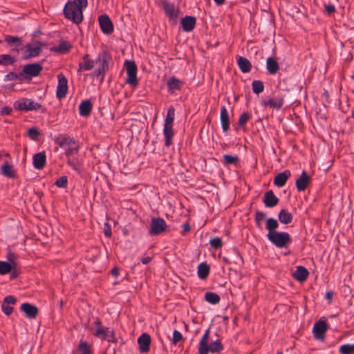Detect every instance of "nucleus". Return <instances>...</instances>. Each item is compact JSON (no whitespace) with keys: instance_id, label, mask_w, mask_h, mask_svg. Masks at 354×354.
Here are the masks:
<instances>
[{"instance_id":"obj_1","label":"nucleus","mask_w":354,"mask_h":354,"mask_svg":"<svg viewBox=\"0 0 354 354\" xmlns=\"http://www.w3.org/2000/svg\"><path fill=\"white\" fill-rule=\"evenodd\" d=\"M87 0L69 1L65 5L64 14L66 19L71 20L75 24H80L83 20V8L87 6Z\"/></svg>"},{"instance_id":"obj_2","label":"nucleus","mask_w":354,"mask_h":354,"mask_svg":"<svg viewBox=\"0 0 354 354\" xmlns=\"http://www.w3.org/2000/svg\"><path fill=\"white\" fill-rule=\"evenodd\" d=\"M209 330H207L200 340L198 345V354H208V353H220L223 346L221 342L217 339L209 344Z\"/></svg>"},{"instance_id":"obj_3","label":"nucleus","mask_w":354,"mask_h":354,"mask_svg":"<svg viewBox=\"0 0 354 354\" xmlns=\"http://www.w3.org/2000/svg\"><path fill=\"white\" fill-rule=\"evenodd\" d=\"M55 142L59 145V147L65 150V154L66 156L76 154L80 149L78 142L66 135H60L55 139Z\"/></svg>"},{"instance_id":"obj_4","label":"nucleus","mask_w":354,"mask_h":354,"mask_svg":"<svg viewBox=\"0 0 354 354\" xmlns=\"http://www.w3.org/2000/svg\"><path fill=\"white\" fill-rule=\"evenodd\" d=\"M174 108L171 106L167 113L164 124L165 145L169 147L171 145L172 138L174 136L173 122L174 120Z\"/></svg>"},{"instance_id":"obj_5","label":"nucleus","mask_w":354,"mask_h":354,"mask_svg":"<svg viewBox=\"0 0 354 354\" xmlns=\"http://www.w3.org/2000/svg\"><path fill=\"white\" fill-rule=\"evenodd\" d=\"M267 236L269 241L277 248L285 247L291 241L290 236L287 232H275Z\"/></svg>"},{"instance_id":"obj_6","label":"nucleus","mask_w":354,"mask_h":354,"mask_svg":"<svg viewBox=\"0 0 354 354\" xmlns=\"http://www.w3.org/2000/svg\"><path fill=\"white\" fill-rule=\"evenodd\" d=\"M14 106L19 111H37L42 108L41 104L27 98H21L17 100L14 104Z\"/></svg>"},{"instance_id":"obj_7","label":"nucleus","mask_w":354,"mask_h":354,"mask_svg":"<svg viewBox=\"0 0 354 354\" xmlns=\"http://www.w3.org/2000/svg\"><path fill=\"white\" fill-rule=\"evenodd\" d=\"M124 66L126 67L127 73V78L126 80V83L133 87L137 86L138 84V80L137 78L136 64L133 61L126 60L124 62Z\"/></svg>"},{"instance_id":"obj_8","label":"nucleus","mask_w":354,"mask_h":354,"mask_svg":"<svg viewBox=\"0 0 354 354\" xmlns=\"http://www.w3.org/2000/svg\"><path fill=\"white\" fill-rule=\"evenodd\" d=\"M42 71V66L38 63L26 64L19 75L26 79L38 76Z\"/></svg>"},{"instance_id":"obj_9","label":"nucleus","mask_w":354,"mask_h":354,"mask_svg":"<svg viewBox=\"0 0 354 354\" xmlns=\"http://www.w3.org/2000/svg\"><path fill=\"white\" fill-rule=\"evenodd\" d=\"M167 224L162 218H153L151 222L149 234L151 235H158L165 231Z\"/></svg>"},{"instance_id":"obj_10","label":"nucleus","mask_w":354,"mask_h":354,"mask_svg":"<svg viewBox=\"0 0 354 354\" xmlns=\"http://www.w3.org/2000/svg\"><path fill=\"white\" fill-rule=\"evenodd\" d=\"M57 79L56 96L59 100H62L66 97L68 93V80L62 73L57 75Z\"/></svg>"},{"instance_id":"obj_11","label":"nucleus","mask_w":354,"mask_h":354,"mask_svg":"<svg viewBox=\"0 0 354 354\" xmlns=\"http://www.w3.org/2000/svg\"><path fill=\"white\" fill-rule=\"evenodd\" d=\"M41 46L42 44L39 41L34 44H27L25 46L26 54L23 56V59H28L39 55L41 52Z\"/></svg>"},{"instance_id":"obj_12","label":"nucleus","mask_w":354,"mask_h":354,"mask_svg":"<svg viewBox=\"0 0 354 354\" xmlns=\"http://www.w3.org/2000/svg\"><path fill=\"white\" fill-rule=\"evenodd\" d=\"M328 328V324L324 320L319 319L318 322H315L313 328L315 338L316 339L323 340Z\"/></svg>"},{"instance_id":"obj_13","label":"nucleus","mask_w":354,"mask_h":354,"mask_svg":"<svg viewBox=\"0 0 354 354\" xmlns=\"http://www.w3.org/2000/svg\"><path fill=\"white\" fill-rule=\"evenodd\" d=\"M108 59L106 53H102L99 55L97 62H99L98 68L93 72L95 76L104 75L108 70Z\"/></svg>"},{"instance_id":"obj_14","label":"nucleus","mask_w":354,"mask_h":354,"mask_svg":"<svg viewBox=\"0 0 354 354\" xmlns=\"http://www.w3.org/2000/svg\"><path fill=\"white\" fill-rule=\"evenodd\" d=\"M98 20L101 30L104 33L111 34L113 31V23L107 15H100Z\"/></svg>"},{"instance_id":"obj_15","label":"nucleus","mask_w":354,"mask_h":354,"mask_svg":"<svg viewBox=\"0 0 354 354\" xmlns=\"http://www.w3.org/2000/svg\"><path fill=\"white\" fill-rule=\"evenodd\" d=\"M4 41L7 43L8 47L12 48L11 50L18 53L19 47L22 44L21 38L11 35H6Z\"/></svg>"},{"instance_id":"obj_16","label":"nucleus","mask_w":354,"mask_h":354,"mask_svg":"<svg viewBox=\"0 0 354 354\" xmlns=\"http://www.w3.org/2000/svg\"><path fill=\"white\" fill-rule=\"evenodd\" d=\"M310 178L306 171H303L299 177L296 180L295 184L298 191H304L310 183Z\"/></svg>"},{"instance_id":"obj_17","label":"nucleus","mask_w":354,"mask_h":354,"mask_svg":"<svg viewBox=\"0 0 354 354\" xmlns=\"http://www.w3.org/2000/svg\"><path fill=\"white\" fill-rule=\"evenodd\" d=\"M139 349L140 353H147L149 351L151 344V337L147 333H143L138 339Z\"/></svg>"},{"instance_id":"obj_18","label":"nucleus","mask_w":354,"mask_h":354,"mask_svg":"<svg viewBox=\"0 0 354 354\" xmlns=\"http://www.w3.org/2000/svg\"><path fill=\"white\" fill-rule=\"evenodd\" d=\"M95 61L93 60L88 54H86L82 57V61L79 63L77 72L83 71H90L94 67Z\"/></svg>"},{"instance_id":"obj_19","label":"nucleus","mask_w":354,"mask_h":354,"mask_svg":"<svg viewBox=\"0 0 354 354\" xmlns=\"http://www.w3.org/2000/svg\"><path fill=\"white\" fill-rule=\"evenodd\" d=\"M16 302H17V300L13 296L9 295V296L6 297L3 299V304L1 305V308H2L3 312L6 315H10L13 311V308L12 306H10V305L15 304Z\"/></svg>"},{"instance_id":"obj_20","label":"nucleus","mask_w":354,"mask_h":354,"mask_svg":"<svg viewBox=\"0 0 354 354\" xmlns=\"http://www.w3.org/2000/svg\"><path fill=\"white\" fill-rule=\"evenodd\" d=\"M21 310L25 313L27 317L34 319L38 314V309L35 306L28 303H24L21 306Z\"/></svg>"},{"instance_id":"obj_21","label":"nucleus","mask_w":354,"mask_h":354,"mask_svg":"<svg viewBox=\"0 0 354 354\" xmlns=\"http://www.w3.org/2000/svg\"><path fill=\"white\" fill-rule=\"evenodd\" d=\"M95 335L98 338L106 339L109 342H111L113 338V331L106 327H99L96 330Z\"/></svg>"},{"instance_id":"obj_22","label":"nucleus","mask_w":354,"mask_h":354,"mask_svg":"<svg viewBox=\"0 0 354 354\" xmlns=\"http://www.w3.org/2000/svg\"><path fill=\"white\" fill-rule=\"evenodd\" d=\"M290 176V171L286 170L283 172L278 174L274 178V184L278 187L284 186Z\"/></svg>"},{"instance_id":"obj_23","label":"nucleus","mask_w":354,"mask_h":354,"mask_svg":"<svg viewBox=\"0 0 354 354\" xmlns=\"http://www.w3.org/2000/svg\"><path fill=\"white\" fill-rule=\"evenodd\" d=\"M279 199L275 196L272 190L266 192L263 203L266 207H273L277 205Z\"/></svg>"},{"instance_id":"obj_24","label":"nucleus","mask_w":354,"mask_h":354,"mask_svg":"<svg viewBox=\"0 0 354 354\" xmlns=\"http://www.w3.org/2000/svg\"><path fill=\"white\" fill-rule=\"evenodd\" d=\"M46 154L44 152L37 153L33 156V165L36 169H41L46 165Z\"/></svg>"},{"instance_id":"obj_25","label":"nucleus","mask_w":354,"mask_h":354,"mask_svg":"<svg viewBox=\"0 0 354 354\" xmlns=\"http://www.w3.org/2000/svg\"><path fill=\"white\" fill-rule=\"evenodd\" d=\"M221 122L224 132H227L230 129V118L227 109L222 106L221 109Z\"/></svg>"},{"instance_id":"obj_26","label":"nucleus","mask_w":354,"mask_h":354,"mask_svg":"<svg viewBox=\"0 0 354 354\" xmlns=\"http://www.w3.org/2000/svg\"><path fill=\"white\" fill-rule=\"evenodd\" d=\"M196 18L192 16H186L182 19V26L183 30L189 32L192 30L196 25Z\"/></svg>"},{"instance_id":"obj_27","label":"nucleus","mask_w":354,"mask_h":354,"mask_svg":"<svg viewBox=\"0 0 354 354\" xmlns=\"http://www.w3.org/2000/svg\"><path fill=\"white\" fill-rule=\"evenodd\" d=\"M163 8L170 20L176 22L177 19V12L175 9L174 5L166 1L163 3Z\"/></svg>"},{"instance_id":"obj_28","label":"nucleus","mask_w":354,"mask_h":354,"mask_svg":"<svg viewBox=\"0 0 354 354\" xmlns=\"http://www.w3.org/2000/svg\"><path fill=\"white\" fill-rule=\"evenodd\" d=\"M309 272L308 270L303 266H297V270L293 274V277L299 281H304L308 277Z\"/></svg>"},{"instance_id":"obj_29","label":"nucleus","mask_w":354,"mask_h":354,"mask_svg":"<svg viewBox=\"0 0 354 354\" xmlns=\"http://www.w3.org/2000/svg\"><path fill=\"white\" fill-rule=\"evenodd\" d=\"M91 109L92 104L90 100L82 101L79 106L80 114L84 117H88L91 114Z\"/></svg>"},{"instance_id":"obj_30","label":"nucleus","mask_w":354,"mask_h":354,"mask_svg":"<svg viewBox=\"0 0 354 354\" xmlns=\"http://www.w3.org/2000/svg\"><path fill=\"white\" fill-rule=\"evenodd\" d=\"M237 64L240 68V70L243 73H248L251 71L252 64L250 62L241 56H239L237 59Z\"/></svg>"},{"instance_id":"obj_31","label":"nucleus","mask_w":354,"mask_h":354,"mask_svg":"<svg viewBox=\"0 0 354 354\" xmlns=\"http://www.w3.org/2000/svg\"><path fill=\"white\" fill-rule=\"evenodd\" d=\"M167 87L170 93H174L176 90H180L183 86V82L175 77H171L167 81Z\"/></svg>"},{"instance_id":"obj_32","label":"nucleus","mask_w":354,"mask_h":354,"mask_svg":"<svg viewBox=\"0 0 354 354\" xmlns=\"http://www.w3.org/2000/svg\"><path fill=\"white\" fill-rule=\"evenodd\" d=\"M267 69L270 74L274 75L277 73L279 69V66L277 60L270 57L267 59Z\"/></svg>"},{"instance_id":"obj_33","label":"nucleus","mask_w":354,"mask_h":354,"mask_svg":"<svg viewBox=\"0 0 354 354\" xmlns=\"http://www.w3.org/2000/svg\"><path fill=\"white\" fill-rule=\"evenodd\" d=\"M283 104V99L282 97H277L274 99H269L263 102L265 106H270L277 109H281Z\"/></svg>"},{"instance_id":"obj_34","label":"nucleus","mask_w":354,"mask_h":354,"mask_svg":"<svg viewBox=\"0 0 354 354\" xmlns=\"http://www.w3.org/2000/svg\"><path fill=\"white\" fill-rule=\"evenodd\" d=\"M209 273V266L205 263H201L198 267V275L201 279H205Z\"/></svg>"},{"instance_id":"obj_35","label":"nucleus","mask_w":354,"mask_h":354,"mask_svg":"<svg viewBox=\"0 0 354 354\" xmlns=\"http://www.w3.org/2000/svg\"><path fill=\"white\" fill-rule=\"evenodd\" d=\"M279 220L283 224H288L292 222V216L286 209H281L279 213Z\"/></svg>"},{"instance_id":"obj_36","label":"nucleus","mask_w":354,"mask_h":354,"mask_svg":"<svg viewBox=\"0 0 354 354\" xmlns=\"http://www.w3.org/2000/svg\"><path fill=\"white\" fill-rule=\"evenodd\" d=\"M278 222L276 219L270 218L266 221V229L268 230V234H273L277 232L275 230L278 227Z\"/></svg>"},{"instance_id":"obj_37","label":"nucleus","mask_w":354,"mask_h":354,"mask_svg":"<svg viewBox=\"0 0 354 354\" xmlns=\"http://www.w3.org/2000/svg\"><path fill=\"white\" fill-rule=\"evenodd\" d=\"M1 174L8 178H14L15 171L12 165L8 164V162H6L1 167Z\"/></svg>"},{"instance_id":"obj_38","label":"nucleus","mask_w":354,"mask_h":354,"mask_svg":"<svg viewBox=\"0 0 354 354\" xmlns=\"http://www.w3.org/2000/svg\"><path fill=\"white\" fill-rule=\"evenodd\" d=\"M16 62L15 57L10 55L2 54L0 55V65L8 66L12 65Z\"/></svg>"},{"instance_id":"obj_39","label":"nucleus","mask_w":354,"mask_h":354,"mask_svg":"<svg viewBox=\"0 0 354 354\" xmlns=\"http://www.w3.org/2000/svg\"><path fill=\"white\" fill-rule=\"evenodd\" d=\"M67 163L71 166L75 171L80 173L82 170V162L79 159H71L68 158Z\"/></svg>"},{"instance_id":"obj_40","label":"nucleus","mask_w":354,"mask_h":354,"mask_svg":"<svg viewBox=\"0 0 354 354\" xmlns=\"http://www.w3.org/2000/svg\"><path fill=\"white\" fill-rule=\"evenodd\" d=\"M205 298L207 301L212 304H216L220 301L219 295L212 292H206Z\"/></svg>"},{"instance_id":"obj_41","label":"nucleus","mask_w":354,"mask_h":354,"mask_svg":"<svg viewBox=\"0 0 354 354\" xmlns=\"http://www.w3.org/2000/svg\"><path fill=\"white\" fill-rule=\"evenodd\" d=\"M13 266L10 263L0 261V274H6L12 271Z\"/></svg>"},{"instance_id":"obj_42","label":"nucleus","mask_w":354,"mask_h":354,"mask_svg":"<svg viewBox=\"0 0 354 354\" xmlns=\"http://www.w3.org/2000/svg\"><path fill=\"white\" fill-rule=\"evenodd\" d=\"M252 91L254 93L259 94L263 91V83L260 80H254L252 83Z\"/></svg>"},{"instance_id":"obj_43","label":"nucleus","mask_w":354,"mask_h":354,"mask_svg":"<svg viewBox=\"0 0 354 354\" xmlns=\"http://www.w3.org/2000/svg\"><path fill=\"white\" fill-rule=\"evenodd\" d=\"M339 353L341 354H351L354 353V344L342 345L339 347Z\"/></svg>"},{"instance_id":"obj_44","label":"nucleus","mask_w":354,"mask_h":354,"mask_svg":"<svg viewBox=\"0 0 354 354\" xmlns=\"http://www.w3.org/2000/svg\"><path fill=\"white\" fill-rule=\"evenodd\" d=\"M78 350L81 354H91L89 345L86 342L82 340L80 341Z\"/></svg>"},{"instance_id":"obj_45","label":"nucleus","mask_w":354,"mask_h":354,"mask_svg":"<svg viewBox=\"0 0 354 354\" xmlns=\"http://www.w3.org/2000/svg\"><path fill=\"white\" fill-rule=\"evenodd\" d=\"M71 47V45L68 42L63 41L61 44H59L58 46L55 47V50L56 52L64 53L68 52Z\"/></svg>"},{"instance_id":"obj_46","label":"nucleus","mask_w":354,"mask_h":354,"mask_svg":"<svg viewBox=\"0 0 354 354\" xmlns=\"http://www.w3.org/2000/svg\"><path fill=\"white\" fill-rule=\"evenodd\" d=\"M223 160L225 165L236 164L239 161V158L232 155L225 154L223 156Z\"/></svg>"},{"instance_id":"obj_47","label":"nucleus","mask_w":354,"mask_h":354,"mask_svg":"<svg viewBox=\"0 0 354 354\" xmlns=\"http://www.w3.org/2000/svg\"><path fill=\"white\" fill-rule=\"evenodd\" d=\"M209 244L214 249H220L223 246V241L220 237H214L209 241Z\"/></svg>"},{"instance_id":"obj_48","label":"nucleus","mask_w":354,"mask_h":354,"mask_svg":"<svg viewBox=\"0 0 354 354\" xmlns=\"http://www.w3.org/2000/svg\"><path fill=\"white\" fill-rule=\"evenodd\" d=\"M250 118V115L248 112L243 113L238 121V124L240 127H243Z\"/></svg>"},{"instance_id":"obj_49","label":"nucleus","mask_w":354,"mask_h":354,"mask_svg":"<svg viewBox=\"0 0 354 354\" xmlns=\"http://www.w3.org/2000/svg\"><path fill=\"white\" fill-rule=\"evenodd\" d=\"M266 218V214L259 211H257L255 213V223L256 225L260 227L261 226L262 221Z\"/></svg>"},{"instance_id":"obj_50","label":"nucleus","mask_w":354,"mask_h":354,"mask_svg":"<svg viewBox=\"0 0 354 354\" xmlns=\"http://www.w3.org/2000/svg\"><path fill=\"white\" fill-rule=\"evenodd\" d=\"M67 176H62L55 181V184L59 187L66 188L67 187Z\"/></svg>"},{"instance_id":"obj_51","label":"nucleus","mask_w":354,"mask_h":354,"mask_svg":"<svg viewBox=\"0 0 354 354\" xmlns=\"http://www.w3.org/2000/svg\"><path fill=\"white\" fill-rule=\"evenodd\" d=\"M28 134L32 140H36L39 135V132L37 129L31 128L28 129Z\"/></svg>"},{"instance_id":"obj_52","label":"nucleus","mask_w":354,"mask_h":354,"mask_svg":"<svg viewBox=\"0 0 354 354\" xmlns=\"http://www.w3.org/2000/svg\"><path fill=\"white\" fill-rule=\"evenodd\" d=\"M183 339L181 333L178 330H174L173 333L172 343L176 344Z\"/></svg>"},{"instance_id":"obj_53","label":"nucleus","mask_w":354,"mask_h":354,"mask_svg":"<svg viewBox=\"0 0 354 354\" xmlns=\"http://www.w3.org/2000/svg\"><path fill=\"white\" fill-rule=\"evenodd\" d=\"M326 12L329 15H332L335 12V8L332 4L324 5Z\"/></svg>"},{"instance_id":"obj_54","label":"nucleus","mask_w":354,"mask_h":354,"mask_svg":"<svg viewBox=\"0 0 354 354\" xmlns=\"http://www.w3.org/2000/svg\"><path fill=\"white\" fill-rule=\"evenodd\" d=\"M104 232L106 236L110 237L111 236V226L106 223L104 226Z\"/></svg>"},{"instance_id":"obj_55","label":"nucleus","mask_w":354,"mask_h":354,"mask_svg":"<svg viewBox=\"0 0 354 354\" xmlns=\"http://www.w3.org/2000/svg\"><path fill=\"white\" fill-rule=\"evenodd\" d=\"M7 258L11 262L10 263L15 266V259L16 258L15 257V254L12 252L11 251H9L8 253H7Z\"/></svg>"},{"instance_id":"obj_56","label":"nucleus","mask_w":354,"mask_h":354,"mask_svg":"<svg viewBox=\"0 0 354 354\" xmlns=\"http://www.w3.org/2000/svg\"><path fill=\"white\" fill-rule=\"evenodd\" d=\"M12 111V109L10 107H8V106H4L3 107L1 111H0V113L2 115H9Z\"/></svg>"},{"instance_id":"obj_57","label":"nucleus","mask_w":354,"mask_h":354,"mask_svg":"<svg viewBox=\"0 0 354 354\" xmlns=\"http://www.w3.org/2000/svg\"><path fill=\"white\" fill-rule=\"evenodd\" d=\"M183 232H181L182 234H185L187 232L190 231V225L188 222L184 223L183 225Z\"/></svg>"},{"instance_id":"obj_58","label":"nucleus","mask_w":354,"mask_h":354,"mask_svg":"<svg viewBox=\"0 0 354 354\" xmlns=\"http://www.w3.org/2000/svg\"><path fill=\"white\" fill-rule=\"evenodd\" d=\"M7 77L8 78V80H13L17 79V75L14 73H10L8 75H7Z\"/></svg>"},{"instance_id":"obj_59","label":"nucleus","mask_w":354,"mask_h":354,"mask_svg":"<svg viewBox=\"0 0 354 354\" xmlns=\"http://www.w3.org/2000/svg\"><path fill=\"white\" fill-rule=\"evenodd\" d=\"M111 274L115 277H118V275L119 274L118 268H117V267L113 268L111 270Z\"/></svg>"},{"instance_id":"obj_60","label":"nucleus","mask_w":354,"mask_h":354,"mask_svg":"<svg viewBox=\"0 0 354 354\" xmlns=\"http://www.w3.org/2000/svg\"><path fill=\"white\" fill-rule=\"evenodd\" d=\"M10 272H11L10 277L12 279H15V278L17 277L19 275L18 272L15 269L12 270V271Z\"/></svg>"},{"instance_id":"obj_61","label":"nucleus","mask_w":354,"mask_h":354,"mask_svg":"<svg viewBox=\"0 0 354 354\" xmlns=\"http://www.w3.org/2000/svg\"><path fill=\"white\" fill-rule=\"evenodd\" d=\"M151 261V258L149 257H145V258H142L141 259V261L143 264H147L148 263H149L150 261Z\"/></svg>"},{"instance_id":"obj_62","label":"nucleus","mask_w":354,"mask_h":354,"mask_svg":"<svg viewBox=\"0 0 354 354\" xmlns=\"http://www.w3.org/2000/svg\"><path fill=\"white\" fill-rule=\"evenodd\" d=\"M333 295V292H331V291L327 292L326 294V299L330 301L332 299Z\"/></svg>"},{"instance_id":"obj_63","label":"nucleus","mask_w":354,"mask_h":354,"mask_svg":"<svg viewBox=\"0 0 354 354\" xmlns=\"http://www.w3.org/2000/svg\"><path fill=\"white\" fill-rule=\"evenodd\" d=\"M214 1L216 3V4H217L218 6H221L224 3L225 0H214Z\"/></svg>"},{"instance_id":"obj_64","label":"nucleus","mask_w":354,"mask_h":354,"mask_svg":"<svg viewBox=\"0 0 354 354\" xmlns=\"http://www.w3.org/2000/svg\"><path fill=\"white\" fill-rule=\"evenodd\" d=\"M95 324L97 326V328L99 327H101L100 325H101V322L100 319H97V321L95 322Z\"/></svg>"}]
</instances>
